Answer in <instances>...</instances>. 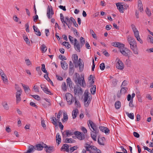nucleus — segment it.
I'll list each match as a JSON object with an SVG mask.
<instances>
[{
    "instance_id": "1",
    "label": "nucleus",
    "mask_w": 153,
    "mask_h": 153,
    "mask_svg": "<svg viewBox=\"0 0 153 153\" xmlns=\"http://www.w3.org/2000/svg\"><path fill=\"white\" fill-rule=\"evenodd\" d=\"M74 75L76 77L74 81L76 84H78L81 86L84 87L86 86V84L83 77L82 79L80 77L79 74L77 73H75Z\"/></svg>"
},
{
    "instance_id": "2",
    "label": "nucleus",
    "mask_w": 153,
    "mask_h": 153,
    "mask_svg": "<svg viewBox=\"0 0 153 153\" xmlns=\"http://www.w3.org/2000/svg\"><path fill=\"white\" fill-rule=\"evenodd\" d=\"M120 48V51L121 53L125 56H128L129 57V53L130 52V50L125 47V45H122Z\"/></svg>"
},
{
    "instance_id": "3",
    "label": "nucleus",
    "mask_w": 153,
    "mask_h": 153,
    "mask_svg": "<svg viewBox=\"0 0 153 153\" xmlns=\"http://www.w3.org/2000/svg\"><path fill=\"white\" fill-rule=\"evenodd\" d=\"M90 93L87 92H85L84 97V105L85 106L87 107L88 106L91 101V100L89 98Z\"/></svg>"
},
{
    "instance_id": "4",
    "label": "nucleus",
    "mask_w": 153,
    "mask_h": 153,
    "mask_svg": "<svg viewBox=\"0 0 153 153\" xmlns=\"http://www.w3.org/2000/svg\"><path fill=\"white\" fill-rule=\"evenodd\" d=\"M65 97L68 105H71L74 102V98L71 94L69 93H67L66 94Z\"/></svg>"
},
{
    "instance_id": "5",
    "label": "nucleus",
    "mask_w": 153,
    "mask_h": 153,
    "mask_svg": "<svg viewBox=\"0 0 153 153\" xmlns=\"http://www.w3.org/2000/svg\"><path fill=\"white\" fill-rule=\"evenodd\" d=\"M44 146L45 150L47 153H51L55 150L54 147L53 146H47L46 144Z\"/></svg>"
},
{
    "instance_id": "6",
    "label": "nucleus",
    "mask_w": 153,
    "mask_h": 153,
    "mask_svg": "<svg viewBox=\"0 0 153 153\" xmlns=\"http://www.w3.org/2000/svg\"><path fill=\"white\" fill-rule=\"evenodd\" d=\"M128 41L130 45V47L131 46H135L137 45V43L133 37L128 36Z\"/></svg>"
},
{
    "instance_id": "7",
    "label": "nucleus",
    "mask_w": 153,
    "mask_h": 153,
    "mask_svg": "<svg viewBox=\"0 0 153 153\" xmlns=\"http://www.w3.org/2000/svg\"><path fill=\"white\" fill-rule=\"evenodd\" d=\"M54 14L52 7L48 6L47 9V14L48 17L49 19L51 18L52 17V15Z\"/></svg>"
},
{
    "instance_id": "8",
    "label": "nucleus",
    "mask_w": 153,
    "mask_h": 153,
    "mask_svg": "<svg viewBox=\"0 0 153 153\" xmlns=\"http://www.w3.org/2000/svg\"><path fill=\"white\" fill-rule=\"evenodd\" d=\"M74 134L77 136V138L80 140H82L85 139V135L82 132L75 131L74 132Z\"/></svg>"
},
{
    "instance_id": "9",
    "label": "nucleus",
    "mask_w": 153,
    "mask_h": 153,
    "mask_svg": "<svg viewBox=\"0 0 153 153\" xmlns=\"http://www.w3.org/2000/svg\"><path fill=\"white\" fill-rule=\"evenodd\" d=\"M41 88L44 92L46 94L52 95L51 92L50 91L48 90V88L44 84H42L40 85Z\"/></svg>"
},
{
    "instance_id": "10",
    "label": "nucleus",
    "mask_w": 153,
    "mask_h": 153,
    "mask_svg": "<svg viewBox=\"0 0 153 153\" xmlns=\"http://www.w3.org/2000/svg\"><path fill=\"white\" fill-rule=\"evenodd\" d=\"M44 145H45V144L44 143H42V144H36L35 146L36 150L38 151L42 150L43 148H44V146H45Z\"/></svg>"
},
{
    "instance_id": "11",
    "label": "nucleus",
    "mask_w": 153,
    "mask_h": 153,
    "mask_svg": "<svg viewBox=\"0 0 153 153\" xmlns=\"http://www.w3.org/2000/svg\"><path fill=\"white\" fill-rule=\"evenodd\" d=\"M88 124L89 126V125L90 126L91 128L94 130V131L98 128L96 125L91 120H89L88 122Z\"/></svg>"
},
{
    "instance_id": "12",
    "label": "nucleus",
    "mask_w": 153,
    "mask_h": 153,
    "mask_svg": "<svg viewBox=\"0 0 153 153\" xmlns=\"http://www.w3.org/2000/svg\"><path fill=\"white\" fill-rule=\"evenodd\" d=\"M66 82L68 86L70 88H74V84L70 77H68L67 78Z\"/></svg>"
},
{
    "instance_id": "13",
    "label": "nucleus",
    "mask_w": 153,
    "mask_h": 153,
    "mask_svg": "<svg viewBox=\"0 0 153 153\" xmlns=\"http://www.w3.org/2000/svg\"><path fill=\"white\" fill-rule=\"evenodd\" d=\"M124 65L122 61L120 60H119L116 65V68L119 70H122L124 68Z\"/></svg>"
},
{
    "instance_id": "14",
    "label": "nucleus",
    "mask_w": 153,
    "mask_h": 153,
    "mask_svg": "<svg viewBox=\"0 0 153 153\" xmlns=\"http://www.w3.org/2000/svg\"><path fill=\"white\" fill-rule=\"evenodd\" d=\"M91 151L90 153H101L100 150L94 146H92L91 147Z\"/></svg>"
},
{
    "instance_id": "15",
    "label": "nucleus",
    "mask_w": 153,
    "mask_h": 153,
    "mask_svg": "<svg viewBox=\"0 0 153 153\" xmlns=\"http://www.w3.org/2000/svg\"><path fill=\"white\" fill-rule=\"evenodd\" d=\"M79 66V71L82 72L84 68V64L82 60L79 58L78 60Z\"/></svg>"
},
{
    "instance_id": "16",
    "label": "nucleus",
    "mask_w": 153,
    "mask_h": 153,
    "mask_svg": "<svg viewBox=\"0 0 153 153\" xmlns=\"http://www.w3.org/2000/svg\"><path fill=\"white\" fill-rule=\"evenodd\" d=\"M122 4V3H117L116 5L119 11L121 13H123L124 12L123 10L124 9V7L123 5Z\"/></svg>"
},
{
    "instance_id": "17",
    "label": "nucleus",
    "mask_w": 153,
    "mask_h": 153,
    "mask_svg": "<svg viewBox=\"0 0 153 153\" xmlns=\"http://www.w3.org/2000/svg\"><path fill=\"white\" fill-rule=\"evenodd\" d=\"M105 140V139L104 137H102L100 138V136H98V143L100 145H104V142Z\"/></svg>"
},
{
    "instance_id": "18",
    "label": "nucleus",
    "mask_w": 153,
    "mask_h": 153,
    "mask_svg": "<svg viewBox=\"0 0 153 153\" xmlns=\"http://www.w3.org/2000/svg\"><path fill=\"white\" fill-rule=\"evenodd\" d=\"M74 92L75 95L78 94L82 92V90L80 87H78L77 88H76L75 87H74Z\"/></svg>"
},
{
    "instance_id": "19",
    "label": "nucleus",
    "mask_w": 153,
    "mask_h": 153,
    "mask_svg": "<svg viewBox=\"0 0 153 153\" xmlns=\"http://www.w3.org/2000/svg\"><path fill=\"white\" fill-rule=\"evenodd\" d=\"M62 132V136L63 137H65V134L64 133H65V134L66 135V137H68L69 135H73L74 133L73 132H71L69 130H66L65 131Z\"/></svg>"
},
{
    "instance_id": "20",
    "label": "nucleus",
    "mask_w": 153,
    "mask_h": 153,
    "mask_svg": "<svg viewBox=\"0 0 153 153\" xmlns=\"http://www.w3.org/2000/svg\"><path fill=\"white\" fill-rule=\"evenodd\" d=\"M35 150H36V149L35 146L32 145H30L28 147V150L27 152H25V153H31L33 152Z\"/></svg>"
},
{
    "instance_id": "21",
    "label": "nucleus",
    "mask_w": 153,
    "mask_h": 153,
    "mask_svg": "<svg viewBox=\"0 0 153 153\" xmlns=\"http://www.w3.org/2000/svg\"><path fill=\"white\" fill-rule=\"evenodd\" d=\"M100 130L103 132H104L105 134L108 133L110 130L107 127L104 126H100L99 127Z\"/></svg>"
},
{
    "instance_id": "22",
    "label": "nucleus",
    "mask_w": 153,
    "mask_h": 153,
    "mask_svg": "<svg viewBox=\"0 0 153 153\" xmlns=\"http://www.w3.org/2000/svg\"><path fill=\"white\" fill-rule=\"evenodd\" d=\"M128 90V88L126 87H122L120 90V94H117V97H120L121 94H125L126 92Z\"/></svg>"
},
{
    "instance_id": "23",
    "label": "nucleus",
    "mask_w": 153,
    "mask_h": 153,
    "mask_svg": "<svg viewBox=\"0 0 153 153\" xmlns=\"http://www.w3.org/2000/svg\"><path fill=\"white\" fill-rule=\"evenodd\" d=\"M33 28L34 30V32H35V33L37 36H39L41 35V33L37 27L35 25H33Z\"/></svg>"
},
{
    "instance_id": "24",
    "label": "nucleus",
    "mask_w": 153,
    "mask_h": 153,
    "mask_svg": "<svg viewBox=\"0 0 153 153\" xmlns=\"http://www.w3.org/2000/svg\"><path fill=\"white\" fill-rule=\"evenodd\" d=\"M61 65L62 68L65 70H67L68 68V65L65 61H61Z\"/></svg>"
},
{
    "instance_id": "25",
    "label": "nucleus",
    "mask_w": 153,
    "mask_h": 153,
    "mask_svg": "<svg viewBox=\"0 0 153 153\" xmlns=\"http://www.w3.org/2000/svg\"><path fill=\"white\" fill-rule=\"evenodd\" d=\"M22 94V92H16V103H19L21 100L20 96Z\"/></svg>"
},
{
    "instance_id": "26",
    "label": "nucleus",
    "mask_w": 153,
    "mask_h": 153,
    "mask_svg": "<svg viewBox=\"0 0 153 153\" xmlns=\"http://www.w3.org/2000/svg\"><path fill=\"white\" fill-rule=\"evenodd\" d=\"M131 49L132 50L133 53L135 54H138V51L137 49V45H136L135 46H131Z\"/></svg>"
},
{
    "instance_id": "27",
    "label": "nucleus",
    "mask_w": 153,
    "mask_h": 153,
    "mask_svg": "<svg viewBox=\"0 0 153 153\" xmlns=\"http://www.w3.org/2000/svg\"><path fill=\"white\" fill-rule=\"evenodd\" d=\"M61 141V138L59 134L57 133L56 135V142L59 145Z\"/></svg>"
},
{
    "instance_id": "28",
    "label": "nucleus",
    "mask_w": 153,
    "mask_h": 153,
    "mask_svg": "<svg viewBox=\"0 0 153 153\" xmlns=\"http://www.w3.org/2000/svg\"><path fill=\"white\" fill-rule=\"evenodd\" d=\"M122 45H123V44L119 42H113L111 43V45L113 46L116 47H118L119 48H120V46H121Z\"/></svg>"
},
{
    "instance_id": "29",
    "label": "nucleus",
    "mask_w": 153,
    "mask_h": 153,
    "mask_svg": "<svg viewBox=\"0 0 153 153\" xmlns=\"http://www.w3.org/2000/svg\"><path fill=\"white\" fill-rule=\"evenodd\" d=\"M64 149V151H66L67 152H69V146L66 144H64L62 147L61 148V150Z\"/></svg>"
},
{
    "instance_id": "30",
    "label": "nucleus",
    "mask_w": 153,
    "mask_h": 153,
    "mask_svg": "<svg viewBox=\"0 0 153 153\" xmlns=\"http://www.w3.org/2000/svg\"><path fill=\"white\" fill-rule=\"evenodd\" d=\"M78 113V110L77 109H76L73 111L72 112V115L73 119H75Z\"/></svg>"
},
{
    "instance_id": "31",
    "label": "nucleus",
    "mask_w": 153,
    "mask_h": 153,
    "mask_svg": "<svg viewBox=\"0 0 153 153\" xmlns=\"http://www.w3.org/2000/svg\"><path fill=\"white\" fill-rule=\"evenodd\" d=\"M72 60L74 64L77 62L78 56L76 54H74L72 55Z\"/></svg>"
},
{
    "instance_id": "32",
    "label": "nucleus",
    "mask_w": 153,
    "mask_h": 153,
    "mask_svg": "<svg viewBox=\"0 0 153 153\" xmlns=\"http://www.w3.org/2000/svg\"><path fill=\"white\" fill-rule=\"evenodd\" d=\"M91 137L95 141L97 140V134L94 132V131H91Z\"/></svg>"
},
{
    "instance_id": "33",
    "label": "nucleus",
    "mask_w": 153,
    "mask_h": 153,
    "mask_svg": "<svg viewBox=\"0 0 153 153\" xmlns=\"http://www.w3.org/2000/svg\"><path fill=\"white\" fill-rule=\"evenodd\" d=\"M51 119L52 124H53L55 126H57V124L56 122L57 121V119L56 120V118L54 117H52Z\"/></svg>"
},
{
    "instance_id": "34",
    "label": "nucleus",
    "mask_w": 153,
    "mask_h": 153,
    "mask_svg": "<svg viewBox=\"0 0 153 153\" xmlns=\"http://www.w3.org/2000/svg\"><path fill=\"white\" fill-rule=\"evenodd\" d=\"M74 47L75 50L79 52H80V45L79 43H77L76 44V45L74 44Z\"/></svg>"
},
{
    "instance_id": "35",
    "label": "nucleus",
    "mask_w": 153,
    "mask_h": 153,
    "mask_svg": "<svg viewBox=\"0 0 153 153\" xmlns=\"http://www.w3.org/2000/svg\"><path fill=\"white\" fill-rule=\"evenodd\" d=\"M115 108L116 109H118L120 108L121 103L119 101H116L114 104Z\"/></svg>"
},
{
    "instance_id": "36",
    "label": "nucleus",
    "mask_w": 153,
    "mask_h": 153,
    "mask_svg": "<svg viewBox=\"0 0 153 153\" xmlns=\"http://www.w3.org/2000/svg\"><path fill=\"white\" fill-rule=\"evenodd\" d=\"M21 84L23 87L25 92L26 93L27 92H28L30 91V89L28 86L25 85L23 84V83H21Z\"/></svg>"
},
{
    "instance_id": "37",
    "label": "nucleus",
    "mask_w": 153,
    "mask_h": 153,
    "mask_svg": "<svg viewBox=\"0 0 153 153\" xmlns=\"http://www.w3.org/2000/svg\"><path fill=\"white\" fill-rule=\"evenodd\" d=\"M2 105L5 109L6 110H8L9 106L6 102L4 101L2 102Z\"/></svg>"
},
{
    "instance_id": "38",
    "label": "nucleus",
    "mask_w": 153,
    "mask_h": 153,
    "mask_svg": "<svg viewBox=\"0 0 153 153\" xmlns=\"http://www.w3.org/2000/svg\"><path fill=\"white\" fill-rule=\"evenodd\" d=\"M62 90L64 91H67V87L66 83L65 82H63L62 83Z\"/></svg>"
},
{
    "instance_id": "39",
    "label": "nucleus",
    "mask_w": 153,
    "mask_h": 153,
    "mask_svg": "<svg viewBox=\"0 0 153 153\" xmlns=\"http://www.w3.org/2000/svg\"><path fill=\"white\" fill-rule=\"evenodd\" d=\"M126 114L128 117L131 119L133 120L134 119V115L133 113H129L128 112L126 113Z\"/></svg>"
},
{
    "instance_id": "40",
    "label": "nucleus",
    "mask_w": 153,
    "mask_h": 153,
    "mask_svg": "<svg viewBox=\"0 0 153 153\" xmlns=\"http://www.w3.org/2000/svg\"><path fill=\"white\" fill-rule=\"evenodd\" d=\"M40 49L43 52H45L46 51L47 48L45 45L43 44L41 46Z\"/></svg>"
},
{
    "instance_id": "41",
    "label": "nucleus",
    "mask_w": 153,
    "mask_h": 153,
    "mask_svg": "<svg viewBox=\"0 0 153 153\" xmlns=\"http://www.w3.org/2000/svg\"><path fill=\"white\" fill-rule=\"evenodd\" d=\"M91 92L92 94H94L96 93V86L95 85L93 86V87L91 88Z\"/></svg>"
},
{
    "instance_id": "42",
    "label": "nucleus",
    "mask_w": 153,
    "mask_h": 153,
    "mask_svg": "<svg viewBox=\"0 0 153 153\" xmlns=\"http://www.w3.org/2000/svg\"><path fill=\"white\" fill-rule=\"evenodd\" d=\"M23 38L26 43L29 45L30 46V43L28 37L26 36H23Z\"/></svg>"
},
{
    "instance_id": "43",
    "label": "nucleus",
    "mask_w": 153,
    "mask_h": 153,
    "mask_svg": "<svg viewBox=\"0 0 153 153\" xmlns=\"http://www.w3.org/2000/svg\"><path fill=\"white\" fill-rule=\"evenodd\" d=\"M68 118L67 114L66 113H63V120H62V122H65V121H67L68 120Z\"/></svg>"
},
{
    "instance_id": "44",
    "label": "nucleus",
    "mask_w": 153,
    "mask_h": 153,
    "mask_svg": "<svg viewBox=\"0 0 153 153\" xmlns=\"http://www.w3.org/2000/svg\"><path fill=\"white\" fill-rule=\"evenodd\" d=\"M74 140L73 139H72V138H66L64 141V142L65 143H73Z\"/></svg>"
},
{
    "instance_id": "45",
    "label": "nucleus",
    "mask_w": 153,
    "mask_h": 153,
    "mask_svg": "<svg viewBox=\"0 0 153 153\" xmlns=\"http://www.w3.org/2000/svg\"><path fill=\"white\" fill-rule=\"evenodd\" d=\"M74 100H75V105L77 107H80V104L79 102L77 100L76 97L74 98Z\"/></svg>"
},
{
    "instance_id": "46",
    "label": "nucleus",
    "mask_w": 153,
    "mask_h": 153,
    "mask_svg": "<svg viewBox=\"0 0 153 153\" xmlns=\"http://www.w3.org/2000/svg\"><path fill=\"white\" fill-rule=\"evenodd\" d=\"M1 79L4 83H5L8 82V81L6 76H1Z\"/></svg>"
},
{
    "instance_id": "47",
    "label": "nucleus",
    "mask_w": 153,
    "mask_h": 153,
    "mask_svg": "<svg viewBox=\"0 0 153 153\" xmlns=\"http://www.w3.org/2000/svg\"><path fill=\"white\" fill-rule=\"evenodd\" d=\"M78 148V147H77V146H74L73 147L70 148L69 151L71 153H72L77 148Z\"/></svg>"
},
{
    "instance_id": "48",
    "label": "nucleus",
    "mask_w": 153,
    "mask_h": 153,
    "mask_svg": "<svg viewBox=\"0 0 153 153\" xmlns=\"http://www.w3.org/2000/svg\"><path fill=\"white\" fill-rule=\"evenodd\" d=\"M42 118H41V125L43 127L44 129H46V125L45 123V120H42Z\"/></svg>"
},
{
    "instance_id": "49",
    "label": "nucleus",
    "mask_w": 153,
    "mask_h": 153,
    "mask_svg": "<svg viewBox=\"0 0 153 153\" xmlns=\"http://www.w3.org/2000/svg\"><path fill=\"white\" fill-rule=\"evenodd\" d=\"M146 14L148 16H151V13L148 7H146Z\"/></svg>"
},
{
    "instance_id": "50",
    "label": "nucleus",
    "mask_w": 153,
    "mask_h": 153,
    "mask_svg": "<svg viewBox=\"0 0 153 153\" xmlns=\"http://www.w3.org/2000/svg\"><path fill=\"white\" fill-rule=\"evenodd\" d=\"M31 96L33 97L35 99L37 100H40V97L38 95H31Z\"/></svg>"
},
{
    "instance_id": "51",
    "label": "nucleus",
    "mask_w": 153,
    "mask_h": 153,
    "mask_svg": "<svg viewBox=\"0 0 153 153\" xmlns=\"http://www.w3.org/2000/svg\"><path fill=\"white\" fill-rule=\"evenodd\" d=\"M131 27L132 28V30L134 32V33L135 32H136V31H138L136 27L133 24H132L131 25Z\"/></svg>"
},
{
    "instance_id": "52",
    "label": "nucleus",
    "mask_w": 153,
    "mask_h": 153,
    "mask_svg": "<svg viewBox=\"0 0 153 153\" xmlns=\"http://www.w3.org/2000/svg\"><path fill=\"white\" fill-rule=\"evenodd\" d=\"M59 119H57V121L59 123V127L61 130H62L63 129L64 126L62 124V123L61 122H59Z\"/></svg>"
},
{
    "instance_id": "53",
    "label": "nucleus",
    "mask_w": 153,
    "mask_h": 153,
    "mask_svg": "<svg viewBox=\"0 0 153 153\" xmlns=\"http://www.w3.org/2000/svg\"><path fill=\"white\" fill-rule=\"evenodd\" d=\"M105 67V66L104 63H102L100 64V68L101 70H103L104 69Z\"/></svg>"
},
{
    "instance_id": "54",
    "label": "nucleus",
    "mask_w": 153,
    "mask_h": 153,
    "mask_svg": "<svg viewBox=\"0 0 153 153\" xmlns=\"http://www.w3.org/2000/svg\"><path fill=\"white\" fill-rule=\"evenodd\" d=\"M117 80L116 79H114L112 80V83L114 86H115L117 85Z\"/></svg>"
},
{
    "instance_id": "55",
    "label": "nucleus",
    "mask_w": 153,
    "mask_h": 153,
    "mask_svg": "<svg viewBox=\"0 0 153 153\" xmlns=\"http://www.w3.org/2000/svg\"><path fill=\"white\" fill-rule=\"evenodd\" d=\"M30 105L31 106L35 107L36 108H38L36 104L32 102H30Z\"/></svg>"
},
{
    "instance_id": "56",
    "label": "nucleus",
    "mask_w": 153,
    "mask_h": 153,
    "mask_svg": "<svg viewBox=\"0 0 153 153\" xmlns=\"http://www.w3.org/2000/svg\"><path fill=\"white\" fill-rule=\"evenodd\" d=\"M81 129L85 134L87 133V131L86 129L84 127H82Z\"/></svg>"
},
{
    "instance_id": "57",
    "label": "nucleus",
    "mask_w": 153,
    "mask_h": 153,
    "mask_svg": "<svg viewBox=\"0 0 153 153\" xmlns=\"http://www.w3.org/2000/svg\"><path fill=\"white\" fill-rule=\"evenodd\" d=\"M80 42L82 45H83L85 43V40L82 37H81L80 38Z\"/></svg>"
},
{
    "instance_id": "58",
    "label": "nucleus",
    "mask_w": 153,
    "mask_h": 153,
    "mask_svg": "<svg viewBox=\"0 0 153 153\" xmlns=\"http://www.w3.org/2000/svg\"><path fill=\"white\" fill-rule=\"evenodd\" d=\"M148 39L150 40V42L153 43V37L151 35H148Z\"/></svg>"
},
{
    "instance_id": "59",
    "label": "nucleus",
    "mask_w": 153,
    "mask_h": 153,
    "mask_svg": "<svg viewBox=\"0 0 153 153\" xmlns=\"http://www.w3.org/2000/svg\"><path fill=\"white\" fill-rule=\"evenodd\" d=\"M33 21L35 22H36L37 20L39 18L38 16L37 15H36H36L35 16H33Z\"/></svg>"
},
{
    "instance_id": "60",
    "label": "nucleus",
    "mask_w": 153,
    "mask_h": 153,
    "mask_svg": "<svg viewBox=\"0 0 153 153\" xmlns=\"http://www.w3.org/2000/svg\"><path fill=\"white\" fill-rule=\"evenodd\" d=\"M74 71V68H71L69 69V74H71V75H72Z\"/></svg>"
},
{
    "instance_id": "61",
    "label": "nucleus",
    "mask_w": 153,
    "mask_h": 153,
    "mask_svg": "<svg viewBox=\"0 0 153 153\" xmlns=\"http://www.w3.org/2000/svg\"><path fill=\"white\" fill-rule=\"evenodd\" d=\"M25 61L27 65H29L31 64V63L29 59H26Z\"/></svg>"
},
{
    "instance_id": "62",
    "label": "nucleus",
    "mask_w": 153,
    "mask_h": 153,
    "mask_svg": "<svg viewBox=\"0 0 153 153\" xmlns=\"http://www.w3.org/2000/svg\"><path fill=\"white\" fill-rule=\"evenodd\" d=\"M127 81L125 80L122 82L121 85V87H123L124 86H126L127 85Z\"/></svg>"
},
{
    "instance_id": "63",
    "label": "nucleus",
    "mask_w": 153,
    "mask_h": 153,
    "mask_svg": "<svg viewBox=\"0 0 153 153\" xmlns=\"http://www.w3.org/2000/svg\"><path fill=\"white\" fill-rule=\"evenodd\" d=\"M133 135L134 136L137 138H139L140 137L139 134L137 132H133Z\"/></svg>"
},
{
    "instance_id": "64",
    "label": "nucleus",
    "mask_w": 153,
    "mask_h": 153,
    "mask_svg": "<svg viewBox=\"0 0 153 153\" xmlns=\"http://www.w3.org/2000/svg\"><path fill=\"white\" fill-rule=\"evenodd\" d=\"M59 57L60 59L62 60H66L67 59L66 57L65 56L61 54L59 55Z\"/></svg>"
}]
</instances>
